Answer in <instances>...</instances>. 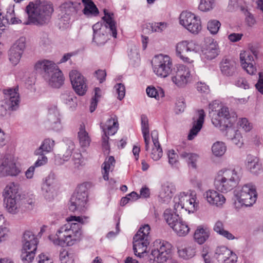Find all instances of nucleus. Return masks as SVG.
<instances>
[{"instance_id":"obj_40","label":"nucleus","mask_w":263,"mask_h":263,"mask_svg":"<svg viewBox=\"0 0 263 263\" xmlns=\"http://www.w3.org/2000/svg\"><path fill=\"white\" fill-rule=\"evenodd\" d=\"M85 5L83 10L84 14L86 15L96 16L99 14V10L96 6L91 0H82Z\"/></svg>"},{"instance_id":"obj_62","label":"nucleus","mask_w":263,"mask_h":263,"mask_svg":"<svg viewBox=\"0 0 263 263\" xmlns=\"http://www.w3.org/2000/svg\"><path fill=\"white\" fill-rule=\"evenodd\" d=\"M11 48L23 54L24 50L25 48V39H20Z\"/></svg>"},{"instance_id":"obj_17","label":"nucleus","mask_w":263,"mask_h":263,"mask_svg":"<svg viewBox=\"0 0 263 263\" xmlns=\"http://www.w3.org/2000/svg\"><path fill=\"white\" fill-rule=\"evenodd\" d=\"M256 57V51H244L240 53L241 66L250 75L255 74L257 72L254 61Z\"/></svg>"},{"instance_id":"obj_6","label":"nucleus","mask_w":263,"mask_h":263,"mask_svg":"<svg viewBox=\"0 0 263 263\" xmlns=\"http://www.w3.org/2000/svg\"><path fill=\"white\" fill-rule=\"evenodd\" d=\"M172 245L168 242L157 239L153 242L150 254L148 255L150 263H164L171 257Z\"/></svg>"},{"instance_id":"obj_19","label":"nucleus","mask_w":263,"mask_h":263,"mask_svg":"<svg viewBox=\"0 0 263 263\" xmlns=\"http://www.w3.org/2000/svg\"><path fill=\"white\" fill-rule=\"evenodd\" d=\"M205 116L204 110L200 109L198 110L196 114L193 118V127L190 129L188 135V140H193L200 131L204 122Z\"/></svg>"},{"instance_id":"obj_32","label":"nucleus","mask_w":263,"mask_h":263,"mask_svg":"<svg viewBox=\"0 0 263 263\" xmlns=\"http://www.w3.org/2000/svg\"><path fill=\"white\" fill-rule=\"evenodd\" d=\"M5 207L8 212L15 214L20 209V198H9L4 199Z\"/></svg>"},{"instance_id":"obj_27","label":"nucleus","mask_w":263,"mask_h":263,"mask_svg":"<svg viewBox=\"0 0 263 263\" xmlns=\"http://www.w3.org/2000/svg\"><path fill=\"white\" fill-rule=\"evenodd\" d=\"M57 66L53 62L47 60H43L37 61L35 65L34 69L39 72H44V74L51 73V72L55 70V68Z\"/></svg>"},{"instance_id":"obj_41","label":"nucleus","mask_w":263,"mask_h":263,"mask_svg":"<svg viewBox=\"0 0 263 263\" xmlns=\"http://www.w3.org/2000/svg\"><path fill=\"white\" fill-rule=\"evenodd\" d=\"M209 231L203 228H198L194 233V238L196 242L199 245L203 244L209 238Z\"/></svg>"},{"instance_id":"obj_45","label":"nucleus","mask_w":263,"mask_h":263,"mask_svg":"<svg viewBox=\"0 0 263 263\" xmlns=\"http://www.w3.org/2000/svg\"><path fill=\"white\" fill-rule=\"evenodd\" d=\"M146 91L148 97L154 98L157 100L164 97V90L159 87L155 88L152 86H148L147 87Z\"/></svg>"},{"instance_id":"obj_54","label":"nucleus","mask_w":263,"mask_h":263,"mask_svg":"<svg viewBox=\"0 0 263 263\" xmlns=\"http://www.w3.org/2000/svg\"><path fill=\"white\" fill-rule=\"evenodd\" d=\"M22 55L20 52L11 48L9 53V60L12 64L16 65L20 62Z\"/></svg>"},{"instance_id":"obj_30","label":"nucleus","mask_w":263,"mask_h":263,"mask_svg":"<svg viewBox=\"0 0 263 263\" xmlns=\"http://www.w3.org/2000/svg\"><path fill=\"white\" fill-rule=\"evenodd\" d=\"M141 120L142 133L145 143V149L146 151H148L149 149V145L150 143L148 120L147 117L144 115L141 116Z\"/></svg>"},{"instance_id":"obj_34","label":"nucleus","mask_w":263,"mask_h":263,"mask_svg":"<svg viewBox=\"0 0 263 263\" xmlns=\"http://www.w3.org/2000/svg\"><path fill=\"white\" fill-rule=\"evenodd\" d=\"M54 141L49 138L44 140L40 146L34 152V155H42V154H47L51 152L54 147Z\"/></svg>"},{"instance_id":"obj_1","label":"nucleus","mask_w":263,"mask_h":263,"mask_svg":"<svg viewBox=\"0 0 263 263\" xmlns=\"http://www.w3.org/2000/svg\"><path fill=\"white\" fill-rule=\"evenodd\" d=\"M67 223L62 226L55 234L50 235L49 240L55 246H72L82 239L81 224L84 223L80 216H71L67 219Z\"/></svg>"},{"instance_id":"obj_8","label":"nucleus","mask_w":263,"mask_h":263,"mask_svg":"<svg viewBox=\"0 0 263 263\" xmlns=\"http://www.w3.org/2000/svg\"><path fill=\"white\" fill-rule=\"evenodd\" d=\"M174 210L180 213L182 210L194 213L197 210L198 203L196 202L195 195L192 193L181 192L174 198Z\"/></svg>"},{"instance_id":"obj_23","label":"nucleus","mask_w":263,"mask_h":263,"mask_svg":"<svg viewBox=\"0 0 263 263\" xmlns=\"http://www.w3.org/2000/svg\"><path fill=\"white\" fill-rule=\"evenodd\" d=\"M175 191L176 188L174 184L171 182H166L162 185L159 195V201L163 203H168Z\"/></svg>"},{"instance_id":"obj_11","label":"nucleus","mask_w":263,"mask_h":263,"mask_svg":"<svg viewBox=\"0 0 263 263\" xmlns=\"http://www.w3.org/2000/svg\"><path fill=\"white\" fill-rule=\"evenodd\" d=\"M194 69L193 64L189 66L180 64L177 67L175 74L172 77L173 83L178 87L184 88L192 80L191 71Z\"/></svg>"},{"instance_id":"obj_44","label":"nucleus","mask_w":263,"mask_h":263,"mask_svg":"<svg viewBox=\"0 0 263 263\" xmlns=\"http://www.w3.org/2000/svg\"><path fill=\"white\" fill-rule=\"evenodd\" d=\"M231 251L225 246L218 247L215 250V258L219 263H222L226 256H228L231 253Z\"/></svg>"},{"instance_id":"obj_16","label":"nucleus","mask_w":263,"mask_h":263,"mask_svg":"<svg viewBox=\"0 0 263 263\" xmlns=\"http://www.w3.org/2000/svg\"><path fill=\"white\" fill-rule=\"evenodd\" d=\"M69 76L75 92L79 96H84L87 90L86 79L77 70L70 71Z\"/></svg>"},{"instance_id":"obj_47","label":"nucleus","mask_w":263,"mask_h":263,"mask_svg":"<svg viewBox=\"0 0 263 263\" xmlns=\"http://www.w3.org/2000/svg\"><path fill=\"white\" fill-rule=\"evenodd\" d=\"M179 256L184 259H189L195 255V249L193 246H188L179 249L178 251Z\"/></svg>"},{"instance_id":"obj_18","label":"nucleus","mask_w":263,"mask_h":263,"mask_svg":"<svg viewBox=\"0 0 263 263\" xmlns=\"http://www.w3.org/2000/svg\"><path fill=\"white\" fill-rule=\"evenodd\" d=\"M48 124L49 126L55 131H59L62 129V124L60 120V114L54 104L50 105L48 108Z\"/></svg>"},{"instance_id":"obj_31","label":"nucleus","mask_w":263,"mask_h":263,"mask_svg":"<svg viewBox=\"0 0 263 263\" xmlns=\"http://www.w3.org/2000/svg\"><path fill=\"white\" fill-rule=\"evenodd\" d=\"M62 102L66 104L71 111L74 110L78 105L77 98L74 93L70 91H66L61 95Z\"/></svg>"},{"instance_id":"obj_13","label":"nucleus","mask_w":263,"mask_h":263,"mask_svg":"<svg viewBox=\"0 0 263 263\" xmlns=\"http://www.w3.org/2000/svg\"><path fill=\"white\" fill-rule=\"evenodd\" d=\"M4 98L3 102L6 110L16 111L20 107V97L18 88H9L3 90Z\"/></svg>"},{"instance_id":"obj_36","label":"nucleus","mask_w":263,"mask_h":263,"mask_svg":"<svg viewBox=\"0 0 263 263\" xmlns=\"http://www.w3.org/2000/svg\"><path fill=\"white\" fill-rule=\"evenodd\" d=\"M246 165L247 169L254 174L257 173L260 167L258 159L251 155L247 156Z\"/></svg>"},{"instance_id":"obj_63","label":"nucleus","mask_w":263,"mask_h":263,"mask_svg":"<svg viewBox=\"0 0 263 263\" xmlns=\"http://www.w3.org/2000/svg\"><path fill=\"white\" fill-rule=\"evenodd\" d=\"M116 92L118 93V99L120 100H122L125 97V87L124 85L122 83L117 84L115 87Z\"/></svg>"},{"instance_id":"obj_51","label":"nucleus","mask_w":263,"mask_h":263,"mask_svg":"<svg viewBox=\"0 0 263 263\" xmlns=\"http://www.w3.org/2000/svg\"><path fill=\"white\" fill-rule=\"evenodd\" d=\"M5 221L3 215L0 212V242L5 240L8 236L9 229L3 226Z\"/></svg>"},{"instance_id":"obj_20","label":"nucleus","mask_w":263,"mask_h":263,"mask_svg":"<svg viewBox=\"0 0 263 263\" xmlns=\"http://www.w3.org/2000/svg\"><path fill=\"white\" fill-rule=\"evenodd\" d=\"M41 194L48 201L53 200L56 196L55 184L53 179L50 176L46 178L42 183Z\"/></svg>"},{"instance_id":"obj_56","label":"nucleus","mask_w":263,"mask_h":263,"mask_svg":"<svg viewBox=\"0 0 263 263\" xmlns=\"http://www.w3.org/2000/svg\"><path fill=\"white\" fill-rule=\"evenodd\" d=\"M227 151V146L223 142L217 141L215 143V156L221 157Z\"/></svg>"},{"instance_id":"obj_2","label":"nucleus","mask_w":263,"mask_h":263,"mask_svg":"<svg viewBox=\"0 0 263 263\" xmlns=\"http://www.w3.org/2000/svg\"><path fill=\"white\" fill-rule=\"evenodd\" d=\"M237 115L234 111H230L229 108L221 105L217 110L215 127L224 132V135L239 147L243 145V139L240 131L234 127Z\"/></svg>"},{"instance_id":"obj_43","label":"nucleus","mask_w":263,"mask_h":263,"mask_svg":"<svg viewBox=\"0 0 263 263\" xmlns=\"http://www.w3.org/2000/svg\"><path fill=\"white\" fill-rule=\"evenodd\" d=\"M84 165V159L82 154L79 152H74L72 155L70 168L74 170H79Z\"/></svg>"},{"instance_id":"obj_37","label":"nucleus","mask_w":263,"mask_h":263,"mask_svg":"<svg viewBox=\"0 0 263 263\" xmlns=\"http://www.w3.org/2000/svg\"><path fill=\"white\" fill-rule=\"evenodd\" d=\"M78 136L80 144L82 147H85L89 145L91 139L83 124L80 125Z\"/></svg>"},{"instance_id":"obj_42","label":"nucleus","mask_w":263,"mask_h":263,"mask_svg":"<svg viewBox=\"0 0 263 263\" xmlns=\"http://www.w3.org/2000/svg\"><path fill=\"white\" fill-rule=\"evenodd\" d=\"M149 242L133 243V250L135 255L140 258L143 257L147 255V248Z\"/></svg>"},{"instance_id":"obj_21","label":"nucleus","mask_w":263,"mask_h":263,"mask_svg":"<svg viewBox=\"0 0 263 263\" xmlns=\"http://www.w3.org/2000/svg\"><path fill=\"white\" fill-rule=\"evenodd\" d=\"M44 75L45 80L53 88H60L64 83V79L62 71L57 67L55 70Z\"/></svg>"},{"instance_id":"obj_48","label":"nucleus","mask_w":263,"mask_h":263,"mask_svg":"<svg viewBox=\"0 0 263 263\" xmlns=\"http://www.w3.org/2000/svg\"><path fill=\"white\" fill-rule=\"evenodd\" d=\"M180 156L182 158L185 159L188 164L191 165L193 168H195L196 167V162L199 157L197 154L182 152L180 154Z\"/></svg>"},{"instance_id":"obj_58","label":"nucleus","mask_w":263,"mask_h":263,"mask_svg":"<svg viewBox=\"0 0 263 263\" xmlns=\"http://www.w3.org/2000/svg\"><path fill=\"white\" fill-rule=\"evenodd\" d=\"M40 46L44 49H47L51 45V42L48 38V35L46 33H43L40 37L39 42Z\"/></svg>"},{"instance_id":"obj_25","label":"nucleus","mask_w":263,"mask_h":263,"mask_svg":"<svg viewBox=\"0 0 263 263\" xmlns=\"http://www.w3.org/2000/svg\"><path fill=\"white\" fill-rule=\"evenodd\" d=\"M22 242L23 250L30 249L36 250L38 241L37 238L32 232L29 231H25L23 234Z\"/></svg>"},{"instance_id":"obj_52","label":"nucleus","mask_w":263,"mask_h":263,"mask_svg":"<svg viewBox=\"0 0 263 263\" xmlns=\"http://www.w3.org/2000/svg\"><path fill=\"white\" fill-rule=\"evenodd\" d=\"M35 251L33 249L23 250V248L21 258L23 262L24 263L31 262L34 259Z\"/></svg>"},{"instance_id":"obj_46","label":"nucleus","mask_w":263,"mask_h":263,"mask_svg":"<svg viewBox=\"0 0 263 263\" xmlns=\"http://www.w3.org/2000/svg\"><path fill=\"white\" fill-rule=\"evenodd\" d=\"M215 231L228 240H233L235 239V236L232 233L224 229L223 224L221 221H218L216 223Z\"/></svg>"},{"instance_id":"obj_55","label":"nucleus","mask_w":263,"mask_h":263,"mask_svg":"<svg viewBox=\"0 0 263 263\" xmlns=\"http://www.w3.org/2000/svg\"><path fill=\"white\" fill-rule=\"evenodd\" d=\"M238 125L246 132H249L253 128L252 123L246 118H239Z\"/></svg>"},{"instance_id":"obj_61","label":"nucleus","mask_w":263,"mask_h":263,"mask_svg":"<svg viewBox=\"0 0 263 263\" xmlns=\"http://www.w3.org/2000/svg\"><path fill=\"white\" fill-rule=\"evenodd\" d=\"M185 104L184 99L182 97L179 98L176 102L175 111L176 113L179 114L182 112L185 109Z\"/></svg>"},{"instance_id":"obj_26","label":"nucleus","mask_w":263,"mask_h":263,"mask_svg":"<svg viewBox=\"0 0 263 263\" xmlns=\"http://www.w3.org/2000/svg\"><path fill=\"white\" fill-rule=\"evenodd\" d=\"M220 70L222 74L227 76H232L236 69V63L232 59H223L219 64Z\"/></svg>"},{"instance_id":"obj_49","label":"nucleus","mask_w":263,"mask_h":263,"mask_svg":"<svg viewBox=\"0 0 263 263\" xmlns=\"http://www.w3.org/2000/svg\"><path fill=\"white\" fill-rule=\"evenodd\" d=\"M69 148L66 151L65 154H64L61 158L60 156H56L55 158V162L57 165H62L65 162L69 160L70 157L72 154V151L74 148V144L71 143V145L69 146Z\"/></svg>"},{"instance_id":"obj_35","label":"nucleus","mask_w":263,"mask_h":263,"mask_svg":"<svg viewBox=\"0 0 263 263\" xmlns=\"http://www.w3.org/2000/svg\"><path fill=\"white\" fill-rule=\"evenodd\" d=\"M174 211L173 212L171 209H167L165 210L163 213L164 219L171 228L181 219L178 214V212H176V211Z\"/></svg>"},{"instance_id":"obj_10","label":"nucleus","mask_w":263,"mask_h":263,"mask_svg":"<svg viewBox=\"0 0 263 263\" xmlns=\"http://www.w3.org/2000/svg\"><path fill=\"white\" fill-rule=\"evenodd\" d=\"M88 193L87 184H80L77 189V192L71 196L69 209L72 212L81 213L85 210L87 200Z\"/></svg>"},{"instance_id":"obj_29","label":"nucleus","mask_w":263,"mask_h":263,"mask_svg":"<svg viewBox=\"0 0 263 263\" xmlns=\"http://www.w3.org/2000/svg\"><path fill=\"white\" fill-rule=\"evenodd\" d=\"M202 54L207 60H212L214 58V39L211 37H206L204 43L202 48Z\"/></svg>"},{"instance_id":"obj_60","label":"nucleus","mask_w":263,"mask_h":263,"mask_svg":"<svg viewBox=\"0 0 263 263\" xmlns=\"http://www.w3.org/2000/svg\"><path fill=\"white\" fill-rule=\"evenodd\" d=\"M168 163L173 167L177 166L178 163V155L173 149L170 150L168 153Z\"/></svg>"},{"instance_id":"obj_14","label":"nucleus","mask_w":263,"mask_h":263,"mask_svg":"<svg viewBox=\"0 0 263 263\" xmlns=\"http://www.w3.org/2000/svg\"><path fill=\"white\" fill-rule=\"evenodd\" d=\"M100 127L103 132L102 137V145L105 149H108V136L115 134L119 128L118 118L116 116H111L109 118L105 123L101 122Z\"/></svg>"},{"instance_id":"obj_5","label":"nucleus","mask_w":263,"mask_h":263,"mask_svg":"<svg viewBox=\"0 0 263 263\" xmlns=\"http://www.w3.org/2000/svg\"><path fill=\"white\" fill-rule=\"evenodd\" d=\"M239 180V175L235 169H221L215 176V189L222 193L228 192L235 187Z\"/></svg>"},{"instance_id":"obj_3","label":"nucleus","mask_w":263,"mask_h":263,"mask_svg":"<svg viewBox=\"0 0 263 263\" xmlns=\"http://www.w3.org/2000/svg\"><path fill=\"white\" fill-rule=\"evenodd\" d=\"M25 11L28 16V21L25 24L43 26L49 23L54 8L50 2L35 0L29 2Z\"/></svg>"},{"instance_id":"obj_4","label":"nucleus","mask_w":263,"mask_h":263,"mask_svg":"<svg viewBox=\"0 0 263 263\" xmlns=\"http://www.w3.org/2000/svg\"><path fill=\"white\" fill-rule=\"evenodd\" d=\"M104 16L102 17L104 24L98 22L92 26V42L98 45L104 44L108 40L106 31L107 28L112 33V36L116 38L117 33L116 22L114 20V14L109 13L106 9L104 10Z\"/></svg>"},{"instance_id":"obj_38","label":"nucleus","mask_w":263,"mask_h":263,"mask_svg":"<svg viewBox=\"0 0 263 263\" xmlns=\"http://www.w3.org/2000/svg\"><path fill=\"white\" fill-rule=\"evenodd\" d=\"M172 229L179 236H185L190 231L188 225L181 218L175 225H173Z\"/></svg>"},{"instance_id":"obj_7","label":"nucleus","mask_w":263,"mask_h":263,"mask_svg":"<svg viewBox=\"0 0 263 263\" xmlns=\"http://www.w3.org/2000/svg\"><path fill=\"white\" fill-rule=\"evenodd\" d=\"M236 200L234 205L236 209L239 210L243 206H251L256 202L257 194L256 188L252 184L244 185L240 191L235 193Z\"/></svg>"},{"instance_id":"obj_39","label":"nucleus","mask_w":263,"mask_h":263,"mask_svg":"<svg viewBox=\"0 0 263 263\" xmlns=\"http://www.w3.org/2000/svg\"><path fill=\"white\" fill-rule=\"evenodd\" d=\"M115 164V160L113 156H109L105 160L102 166L103 177L105 180H108V173L110 171L113 170Z\"/></svg>"},{"instance_id":"obj_59","label":"nucleus","mask_w":263,"mask_h":263,"mask_svg":"<svg viewBox=\"0 0 263 263\" xmlns=\"http://www.w3.org/2000/svg\"><path fill=\"white\" fill-rule=\"evenodd\" d=\"M226 199L223 195L219 193L215 194V206L218 208H222L226 203Z\"/></svg>"},{"instance_id":"obj_28","label":"nucleus","mask_w":263,"mask_h":263,"mask_svg":"<svg viewBox=\"0 0 263 263\" xmlns=\"http://www.w3.org/2000/svg\"><path fill=\"white\" fill-rule=\"evenodd\" d=\"M150 226L148 224H145L140 228L137 233L133 238V243L138 242H150L151 237L149 232Z\"/></svg>"},{"instance_id":"obj_53","label":"nucleus","mask_w":263,"mask_h":263,"mask_svg":"<svg viewBox=\"0 0 263 263\" xmlns=\"http://www.w3.org/2000/svg\"><path fill=\"white\" fill-rule=\"evenodd\" d=\"M213 4L214 0H200L198 9L202 12L210 11L213 9Z\"/></svg>"},{"instance_id":"obj_24","label":"nucleus","mask_w":263,"mask_h":263,"mask_svg":"<svg viewBox=\"0 0 263 263\" xmlns=\"http://www.w3.org/2000/svg\"><path fill=\"white\" fill-rule=\"evenodd\" d=\"M188 52H189V50H188L186 40L182 41L176 44V54L177 57L184 63L189 64H193L194 60L187 56Z\"/></svg>"},{"instance_id":"obj_33","label":"nucleus","mask_w":263,"mask_h":263,"mask_svg":"<svg viewBox=\"0 0 263 263\" xmlns=\"http://www.w3.org/2000/svg\"><path fill=\"white\" fill-rule=\"evenodd\" d=\"M3 196L4 199L15 198V197L21 198V196L18 193V185L14 182L10 183L7 185L4 190Z\"/></svg>"},{"instance_id":"obj_57","label":"nucleus","mask_w":263,"mask_h":263,"mask_svg":"<svg viewBox=\"0 0 263 263\" xmlns=\"http://www.w3.org/2000/svg\"><path fill=\"white\" fill-rule=\"evenodd\" d=\"M60 260L61 263H73V262L72 254L69 253L65 249H62V250H61Z\"/></svg>"},{"instance_id":"obj_9","label":"nucleus","mask_w":263,"mask_h":263,"mask_svg":"<svg viewBox=\"0 0 263 263\" xmlns=\"http://www.w3.org/2000/svg\"><path fill=\"white\" fill-rule=\"evenodd\" d=\"M152 64L154 72L161 78L167 77L173 70L172 60L167 55H156L153 58Z\"/></svg>"},{"instance_id":"obj_64","label":"nucleus","mask_w":263,"mask_h":263,"mask_svg":"<svg viewBox=\"0 0 263 263\" xmlns=\"http://www.w3.org/2000/svg\"><path fill=\"white\" fill-rule=\"evenodd\" d=\"M152 31L161 32L167 28V24L164 22L154 23L151 26Z\"/></svg>"},{"instance_id":"obj_50","label":"nucleus","mask_w":263,"mask_h":263,"mask_svg":"<svg viewBox=\"0 0 263 263\" xmlns=\"http://www.w3.org/2000/svg\"><path fill=\"white\" fill-rule=\"evenodd\" d=\"M61 14L70 16L75 12L73 3L71 2H66L62 4L60 7Z\"/></svg>"},{"instance_id":"obj_15","label":"nucleus","mask_w":263,"mask_h":263,"mask_svg":"<svg viewBox=\"0 0 263 263\" xmlns=\"http://www.w3.org/2000/svg\"><path fill=\"white\" fill-rule=\"evenodd\" d=\"M21 172V168L16 166L11 156L6 155L0 160V177H15Z\"/></svg>"},{"instance_id":"obj_22","label":"nucleus","mask_w":263,"mask_h":263,"mask_svg":"<svg viewBox=\"0 0 263 263\" xmlns=\"http://www.w3.org/2000/svg\"><path fill=\"white\" fill-rule=\"evenodd\" d=\"M151 138L153 141V147L150 156L154 161L159 160L162 156L163 151L158 140V132L156 130L151 132Z\"/></svg>"},{"instance_id":"obj_12","label":"nucleus","mask_w":263,"mask_h":263,"mask_svg":"<svg viewBox=\"0 0 263 263\" xmlns=\"http://www.w3.org/2000/svg\"><path fill=\"white\" fill-rule=\"evenodd\" d=\"M180 24L189 31L197 34L201 30V22L199 16L189 11H183L179 17Z\"/></svg>"}]
</instances>
